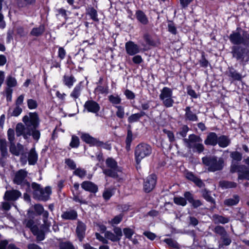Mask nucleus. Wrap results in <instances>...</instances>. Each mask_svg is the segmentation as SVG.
<instances>
[{"instance_id": "nucleus-1", "label": "nucleus", "mask_w": 249, "mask_h": 249, "mask_svg": "<svg viewBox=\"0 0 249 249\" xmlns=\"http://www.w3.org/2000/svg\"><path fill=\"white\" fill-rule=\"evenodd\" d=\"M229 40L233 45L231 47V53L233 58L245 66L249 61V33L248 31L237 28L229 36Z\"/></svg>"}, {"instance_id": "nucleus-2", "label": "nucleus", "mask_w": 249, "mask_h": 249, "mask_svg": "<svg viewBox=\"0 0 249 249\" xmlns=\"http://www.w3.org/2000/svg\"><path fill=\"white\" fill-rule=\"evenodd\" d=\"M22 121L27 127V136H32L33 139L36 141L40 138V131L37 129L39 124V120L36 112L29 113V116L25 115Z\"/></svg>"}, {"instance_id": "nucleus-3", "label": "nucleus", "mask_w": 249, "mask_h": 249, "mask_svg": "<svg viewBox=\"0 0 249 249\" xmlns=\"http://www.w3.org/2000/svg\"><path fill=\"white\" fill-rule=\"evenodd\" d=\"M202 162L207 167L208 171L209 172H214L221 171L224 166L223 158L214 155H209L203 157Z\"/></svg>"}, {"instance_id": "nucleus-4", "label": "nucleus", "mask_w": 249, "mask_h": 249, "mask_svg": "<svg viewBox=\"0 0 249 249\" xmlns=\"http://www.w3.org/2000/svg\"><path fill=\"white\" fill-rule=\"evenodd\" d=\"M152 152V148L148 144L141 142L138 144L135 148L134 156L136 162L139 164L142 160L149 156Z\"/></svg>"}, {"instance_id": "nucleus-5", "label": "nucleus", "mask_w": 249, "mask_h": 249, "mask_svg": "<svg viewBox=\"0 0 249 249\" xmlns=\"http://www.w3.org/2000/svg\"><path fill=\"white\" fill-rule=\"evenodd\" d=\"M32 188L34 190L33 195L35 199L43 201H46L49 199L52 193L50 187L47 186L43 189L39 184L33 182L32 183Z\"/></svg>"}, {"instance_id": "nucleus-6", "label": "nucleus", "mask_w": 249, "mask_h": 249, "mask_svg": "<svg viewBox=\"0 0 249 249\" xmlns=\"http://www.w3.org/2000/svg\"><path fill=\"white\" fill-rule=\"evenodd\" d=\"M106 163L107 168L103 169V173L112 178H118V172H121V169L118 166L117 162L113 158H108L106 160Z\"/></svg>"}, {"instance_id": "nucleus-7", "label": "nucleus", "mask_w": 249, "mask_h": 249, "mask_svg": "<svg viewBox=\"0 0 249 249\" xmlns=\"http://www.w3.org/2000/svg\"><path fill=\"white\" fill-rule=\"evenodd\" d=\"M81 138L82 140L91 146L101 147L109 150L111 148L110 144L108 142L104 143V142L91 137L89 134L82 133L81 136Z\"/></svg>"}, {"instance_id": "nucleus-8", "label": "nucleus", "mask_w": 249, "mask_h": 249, "mask_svg": "<svg viewBox=\"0 0 249 249\" xmlns=\"http://www.w3.org/2000/svg\"><path fill=\"white\" fill-rule=\"evenodd\" d=\"M173 90L168 87H164L160 91L159 98L166 107H172L174 103L172 99Z\"/></svg>"}, {"instance_id": "nucleus-9", "label": "nucleus", "mask_w": 249, "mask_h": 249, "mask_svg": "<svg viewBox=\"0 0 249 249\" xmlns=\"http://www.w3.org/2000/svg\"><path fill=\"white\" fill-rule=\"evenodd\" d=\"M27 172L24 170H19L15 175L14 182L15 183L21 185L25 188L26 191L30 189V183L26 179Z\"/></svg>"}, {"instance_id": "nucleus-10", "label": "nucleus", "mask_w": 249, "mask_h": 249, "mask_svg": "<svg viewBox=\"0 0 249 249\" xmlns=\"http://www.w3.org/2000/svg\"><path fill=\"white\" fill-rule=\"evenodd\" d=\"M34 208L37 215H42V220L43 222L42 226L44 227L46 231H48L49 230V228L51 226V223L48 221V212L45 211L43 206L40 204H35Z\"/></svg>"}, {"instance_id": "nucleus-11", "label": "nucleus", "mask_w": 249, "mask_h": 249, "mask_svg": "<svg viewBox=\"0 0 249 249\" xmlns=\"http://www.w3.org/2000/svg\"><path fill=\"white\" fill-rule=\"evenodd\" d=\"M231 172L232 173L237 172L239 179H244L242 178L246 174L248 173L249 170L247 167L244 165H238L237 163H232L231 166Z\"/></svg>"}, {"instance_id": "nucleus-12", "label": "nucleus", "mask_w": 249, "mask_h": 249, "mask_svg": "<svg viewBox=\"0 0 249 249\" xmlns=\"http://www.w3.org/2000/svg\"><path fill=\"white\" fill-rule=\"evenodd\" d=\"M157 182V177L155 175L149 176L144 181L143 190L146 193L150 192L155 187Z\"/></svg>"}, {"instance_id": "nucleus-13", "label": "nucleus", "mask_w": 249, "mask_h": 249, "mask_svg": "<svg viewBox=\"0 0 249 249\" xmlns=\"http://www.w3.org/2000/svg\"><path fill=\"white\" fill-rule=\"evenodd\" d=\"M84 110L86 109L88 112L95 113L98 115V112L100 109V107L96 102L90 100L87 101L84 105Z\"/></svg>"}, {"instance_id": "nucleus-14", "label": "nucleus", "mask_w": 249, "mask_h": 249, "mask_svg": "<svg viewBox=\"0 0 249 249\" xmlns=\"http://www.w3.org/2000/svg\"><path fill=\"white\" fill-rule=\"evenodd\" d=\"M61 218L65 220H75L78 217L77 212L72 209H68L63 211L61 215Z\"/></svg>"}, {"instance_id": "nucleus-15", "label": "nucleus", "mask_w": 249, "mask_h": 249, "mask_svg": "<svg viewBox=\"0 0 249 249\" xmlns=\"http://www.w3.org/2000/svg\"><path fill=\"white\" fill-rule=\"evenodd\" d=\"M183 142L185 144L186 146L189 149L193 148V144L200 142H202L201 138L195 134H191L189 136V138H184L183 140Z\"/></svg>"}, {"instance_id": "nucleus-16", "label": "nucleus", "mask_w": 249, "mask_h": 249, "mask_svg": "<svg viewBox=\"0 0 249 249\" xmlns=\"http://www.w3.org/2000/svg\"><path fill=\"white\" fill-rule=\"evenodd\" d=\"M125 46L126 53L130 55H134L139 53L141 50L138 45L131 41L126 42Z\"/></svg>"}, {"instance_id": "nucleus-17", "label": "nucleus", "mask_w": 249, "mask_h": 249, "mask_svg": "<svg viewBox=\"0 0 249 249\" xmlns=\"http://www.w3.org/2000/svg\"><path fill=\"white\" fill-rule=\"evenodd\" d=\"M82 189L92 194H95L98 191L96 184L90 181H84L81 184Z\"/></svg>"}, {"instance_id": "nucleus-18", "label": "nucleus", "mask_w": 249, "mask_h": 249, "mask_svg": "<svg viewBox=\"0 0 249 249\" xmlns=\"http://www.w3.org/2000/svg\"><path fill=\"white\" fill-rule=\"evenodd\" d=\"M21 195V193L17 190L6 191L5 193L4 199L8 201H15Z\"/></svg>"}, {"instance_id": "nucleus-19", "label": "nucleus", "mask_w": 249, "mask_h": 249, "mask_svg": "<svg viewBox=\"0 0 249 249\" xmlns=\"http://www.w3.org/2000/svg\"><path fill=\"white\" fill-rule=\"evenodd\" d=\"M9 150L12 154L17 156L19 155L23 156L25 152L23 145L19 143H17V145H16L15 143L11 144L10 145Z\"/></svg>"}, {"instance_id": "nucleus-20", "label": "nucleus", "mask_w": 249, "mask_h": 249, "mask_svg": "<svg viewBox=\"0 0 249 249\" xmlns=\"http://www.w3.org/2000/svg\"><path fill=\"white\" fill-rule=\"evenodd\" d=\"M228 75L231 77L233 81H242L243 78L245 75H243L242 73L238 72L234 68L230 67L228 68Z\"/></svg>"}, {"instance_id": "nucleus-21", "label": "nucleus", "mask_w": 249, "mask_h": 249, "mask_svg": "<svg viewBox=\"0 0 249 249\" xmlns=\"http://www.w3.org/2000/svg\"><path fill=\"white\" fill-rule=\"evenodd\" d=\"M86 230L85 224L81 221H78L76 232L80 241H82L85 237Z\"/></svg>"}, {"instance_id": "nucleus-22", "label": "nucleus", "mask_w": 249, "mask_h": 249, "mask_svg": "<svg viewBox=\"0 0 249 249\" xmlns=\"http://www.w3.org/2000/svg\"><path fill=\"white\" fill-rule=\"evenodd\" d=\"M218 142L217 135L214 132L209 133L204 141L206 145L211 146H215Z\"/></svg>"}, {"instance_id": "nucleus-23", "label": "nucleus", "mask_w": 249, "mask_h": 249, "mask_svg": "<svg viewBox=\"0 0 249 249\" xmlns=\"http://www.w3.org/2000/svg\"><path fill=\"white\" fill-rule=\"evenodd\" d=\"M186 178L193 181L198 187H202L204 186V183L201 179L196 176L192 172H188L186 174Z\"/></svg>"}, {"instance_id": "nucleus-24", "label": "nucleus", "mask_w": 249, "mask_h": 249, "mask_svg": "<svg viewBox=\"0 0 249 249\" xmlns=\"http://www.w3.org/2000/svg\"><path fill=\"white\" fill-rule=\"evenodd\" d=\"M185 119L187 121L192 122L198 121V117L196 113H193L191 110L190 107H187L185 109Z\"/></svg>"}, {"instance_id": "nucleus-25", "label": "nucleus", "mask_w": 249, "mask_h": 249, "mask_svg": "<svg viewBox=\"0 0 249 249\" xmlns=\"http://www.w3.org/2000/svg\"><path fill=\"white\" fill-rule=\"evenodd\" d=\"M38 160V155L35 147L32 148L28 154V160L29 165H35Z\"/></svg>"}, {"instance_id": "nucleus-26", "label": "nucleus", "mask_w": 249, "mask_h": 249, "mask_svg": "<svg viewBox=\"0 0 249 249\" xmlns=\"http://www.w3.org/2000/svg\"><path fill=\"white\" fill-rule=\"evenodd\" d=\"M135 16L137 20L143 25H146L148 23V19L144 14L142 10H137L136 12Z\"/></svg>"}, {"instance_id": "nucleus-27", "label": "nucleus", "mask_w": 249, "mask_h": 249, "mask_svg": "<svg viewBox=\"0 0 249 249\" xmlns=\"http://www.w3.org/2000/svg\"><path fill=\"white\" fill-rule=\"evenodd\" d=\"M16 132L18 137H19L21 135H23L25 139L27 138V129H25L24 126L22 123H18L17 124L16 127Z\"/></svg>"}, {"instance_id": "nucleus-28", "label": "nucleus", "mask_w": 249, "mask_h": 249, "mask_svg": "<svg viewBox=\"0 0 249 249\" xmlns=\"http://www.w3.org/2000/svg\"><path fill=\"white\" fill-rule=\"evenodd\" d=\"M240 200V197L237 195H234L232 197L226 199L224 200V203L227 206H232L238 203Z\"/></svg>"}, {"instance_id": "nucleus-29", "label": "nucleus", "mask_w": 249, "mask_h": 249, "mask_svg": "<svg viewBox=\"0 0 249 249\" xmlns=\"http://www.w3.org/2000/svg\"><path fill=\"white\" fill-rule=\"evenodd\" d=\"M218 142L220 147L225 148L228 146L231 143L230 139L226 136L222 135L218 137Z\"/></svg>"}, {"instance_id": "nucleus-30", "label": "nucleus", "mask_w": 249, "mask_h": 249, "mask_svg": "<svg viewBox=\"0 0 249 249\" xmlns=\"http://www.w3.org/2000/svg\"><path fill=\"white\" fill-rule=\"evenodd\" d=\"M45 31V26L43 24L40 25L37 27H35L32 29L30 34L32 36H41Z\"/></svg>"}, {"instance_id": "nucleus-31", "label": "nucleus", "mask_w": 249, "mask_h": 249, "mask_svg": "<svg viewBox=\"0 0 249 249\" xmlns=\"http://www.w3.org/2000/svg\"><path fill=\"white\" fill-rule=\"evenodd\" d=\"M129 129L127 130V136L125 140V148L127 151L130 150L131 143L133 141V134L131 130L130 129V125H128Z\"/></svg>"}, {"instance_id": "nucleus-32", "label": "nucleus", "mask_w": 249, "mask_h": 249, "mask_svg": "<svg viewBox=\"0 0 249 249\" xmlns=\"http://www.w3.org/2000/svg\"><path fill=\"white\" fill-rule=\"evenodd\" d=\"M63 81L65 85L71 88L76 81V79L72 75L71 76L65 75L63 76Z\"/></svg>"}, {"instance_id": "nucleus-33", "label": "nucleus", "mask_w": 249, "mask_h": 249, "mask_svg": "<svg viewBox=\"0 0 249 249\" xmlns=\"http://www.w3.org/2000/svg\"><path fill=\"white\" fill-rule=\"evenodd\" d=\"M0 150L1 156L3 158L7 156V141L5 139H0Z\"/></svg>"}, {"instance_id": "nucleus-34", "label": "nucleus", "mask_w": 249, "mask_h": 249, "mask_svg": "<svg viewBox=\"0 0 249 249\" xmlns=\"http://www.w3.org/2000/svg\"><path fill=\"white\" fill-rule=\"evenodd\" d=\"M41 227L42 228V230H39L38 228L36 230V231L35 232H33V234L36 236V240L38 241H41L44 239L45 238V231H46L44 227L41 225ZM49 230H48V231Z\"/></svg>"}, {"instance_id": "nucleus-35", "label": "nucleus", "mask_w": 249, "mask_h": 249, "mask_svg": "<svg viewBox=\"0 0 249 249\" xmlns=\"http://www.w3.org/2000/svg\"><path fill=\"white\" fill-rule=\"evenodd\" d=\"M82 90V85L81 83L78 84L76 85L72 91L71 92L70 96L75 100L78 98L81 94Z\"/></svg>"}, {"instance_id": "nucleus-36", "label": "nucleus", "mask_w": 249, "mask_h": 249, "mask_svg": "<svg viewBox=\"0 0 249 249\" xmlns=\"http://www.w3.org/2000/svg\"><path fill=\"white\" fill-rule=\"evenodd\" d=\"M7 240H2L0 242V249H19L14 244H8Z\"/></svg>"}, {"instance_id": "nucleus-37", "label": "nucleus", "mask_w": 249, "mask_h": 249, "mask_svg": "<svg viewBox=\"0 0 249 249\" xmlns=\"http://www.w3.org/2000/svg\"><path fill=\"white\" fill-rule=\"evenodd\" d=\"M26 227L29 228L32 232H35L36 230L38 228L37 225L35 224V222L33 219H29L25 221Z\"/></svg>"}, {"instance_id": "nucleus-38", "label": "nucleus", "mask_w": 249, "mask_h": 249, "mask_svg": "<svg viewBox=\"0 0 249 249\" xmlns=\"http://www.w3.org/2000/svg\"><path fill=\"white\" fill-rule=\"evenodd\" d=\"M213 217L214 218V223L215 224L221 223L224 224L228 223L229 221V220L228 218L225 217L221 215H214Z\"/></svg>"}, {"instance_id": "nucleus-39", "label": "nucleus", "mask_w": 249, "mask_h": 249, "mask_svg": "<svg viewBox=\"0 0 249 249\" xmlns=\"http://www.w3.org/2000/svg\"><path fill=\"white\" fill-rule=\"evenodd\" d=\"M5 83L7 87L12 88L16 87L17 84L16 78L11 75H9L7 77Z\"/></svg>"}, {"instance_id": "nucleus-40", "label": "nucleus", "mask_w": 249, "mask_h": 249, "mask_svg": "<svg viewBox=\"0 0 249 249\" xmlns=\"http://www.w3.org/2000/svg\"><path fill=\"white\" fill-rule=\"evenodd\" d=\"M220 186L224 189L235 188L236 184L233 182L221 181L219 182Z\"/></svg>"}, {"instance_id": "nucleus-41", "label": "nucleus", "mask_w": 249, "mask_h": 249, "mask_svg": "<svg viewBox=\"0 0 249 249\" xmlns=\"http://www.w3.org/2000/svg\"><path fill=\"white\" fill-rule=\"evenodd\" d=\"M203 197L208 202L212 203H214V199L210 196V192L204 189L201 191Z\"/></svg>"}, {"instance_id": "nucleus-42", "label": "nucleus", "mask_w": 249, "mask_h": 249, "mask_svg": "<svg viewBox=\"0 0 249 249\" xmlns=\"http://www.w3.org/2000/svg\"><path fill=\"white\" fill-rule=\"evenodd\" d=\"M105 238L110 240L112 242H118L120 241V239L115 236V234L110 231H106L105 233Z\"/></svg>"}, {"instance_id": "nucleus-43", "label": "nucleus", "mask_w": 249, "mask_h": 249, "mask_svg": "<svg viewBox=\"0 0 249 249\" xmlns=\"http://www.w3.org/2000/svg\"><path fill=\"white\" fill-rule=\"evenodd\" d=\"M213 231L215 233L219 235L220 237L228 233L225 228L221 226H216Z\"/></svg>"}, {"instance_id": "nucleus-44", "label": "nucleus", "mask_w": 249, "mask_h": 249, "mask_svg": "<svg viewBox=\"0 0 249 249\" xmlns=\"http://www.w3.org/2000/svg\"><path fill=\"white\" fill-rule=\"evenodd\" d=\"M73 174L78 176L81 178H83L87 175V171L84 169L78 168H76V169L73 171Z\"/></svg>"}, {"instance_id": "nucleus-45", "label": "nucleus", "mask_w": 249, "mask_h": 249, "mask_svg": "<svg viewBox=\"0 0 249 249\" xmlns=\"http://www.w3.org/2000/svg\"><path fill=\"white\" fill-rule=\"evenodd\" d=\"M108 98L109 102L114 105L121 103V99L118 95H110Z\"/></svg>"}, {"instance_id": "nucleus-46", "label": "nucleus", "mask_w": 249, "mask_h": 249, "mask_svg": "<svg viewBox=\"0 0 249 249\" xmlns=\"http://www.w3.org/2000/svg\"><path fill=\"white\" fill-rule=\"evenodd\" d=\"M124 215L122 213H121L118 215L115 216L111 221H109L108 222L112 226H114V225H117L119 224L123 219Z\"/></svg>"}, {"instance_id": "nucleus-47", "label": "nucleus", "mask_w": 249, "mask_h": 249, "mask_svg": "<svg viewBox=\"0 0 249 249\" xmlns=\"http://www.w3.org/2000/svg\"><path fill=\"white\" fill-rule=\"evenodd\" d=\"M80 143L79 138L75 135H72L70 146L72 148H77Z\"/></svg>"}, {"instance_id": "nucleus-48", "label": "nucleus", "mask_w": 249, "mask_h": 249, "mask_svg": "<svg viewBox=\"0 0 249 249\" xmlns=\"http://www.w3.org/2000/svg\"><path fill=\"white\" fill-rule=\"evenodd\" d=\"M88 14L90 17V18L94 21H99V19L97 18V12L94 8L91 7L89 8Z\"/></svg>"}, {"instance_id": "nucleus-49", "label": "nucleus", "mask_w": 249, "mask_h": 249, "mask_svg": "<svg viewBox=\"0 0 249 249\" xmlns=\"http://www.w3.org/2000/svg\"><path fill=\"white\" fill-rule=\"evenodd\" d=\"M36 0H18V4L19 7H23L27 5H32L35 3Z\"/></svg>"}, {"instance_id": "nucleus-50", "label": "nucleus", "mask_w": 249, "mask_h": 249, "mask_svg": "<svg viewBox=\"0 0 249 249\" xmlns=\"http://www.w3.org/2000/svg\"><path fill=\"white\" fill-rule=\"evenodd\" d=\"M174 202L175 204L182 206H185L187 204L186 200L183 197H174Z\"/></svg>"}, {"instance_id": "nucleus-51", "label": "nucleus", "mask_w": 249, "mask_h": 249, "mask_svg": "<svg viewBox=\"0 0 249 249\" xmlns=\"http://www.w3.org/2000/svg\"><path fill=\"white\" fill-rule=\"evenodd\" d=\"M115 107L117 109L116 112V116L120 119H123L124 117V107L121 106H117Z\"/></svg>"}, {"instance_id": "nucleus-52", "label": "nucleus", "mask_w": 249, "mask_h": 249, "mask_svg": "<svg viewBox=\"0 0 249 249\" xmlns=\"http://www.w3.org/2000/svg\"><path fill=\"white\" fill-rule=\"evenodd\" d=\"M8 139L10 142V145L14 143L15 140V131L13 129L9 128L7 131Z\"/></svg>"}, {"instance_id": "nucleus-53", "label": "nucleus", "mask_w": 249, "mask_h": 249, "mask_svg": "<svg viewBox=\"0 0 249 249\" xmlns=\"http://www.w3.org/2000/svg\"><path fill=\"white\" fill-rule=\"evenodd\" d=\"M125 236V238L130 240L132 238V236L134 233V231L133 230L129 228H125L123 230Z\"/></svg>"}, {"instance_id": "nucleus-54", "label": "nucleus", "mask_w": 249, "mask_h": 249, "mask_svg": "<svg viewBox=\"0 0 249 249\" xmlns=\"http://www.w3.org/2000/svg\"><path fill=\"white\" fill-rule=\"evenodd\" d=\"M168 30L169 32L173 35H176L177 33V28L174 23L171 21H169L168 22Z\"/></svg>"}, {"instance_id": "nucleus-55", "label": "nucleus", "mask_w": 249, "mask_h": 249, "mask_svg": "<svg viewBox=\"0 0 249 249\" xmlns=\"http://www.w3.org/2000/svg\"><path fill=\"white\" fill-rule=\"evenodd\" d=\"M220 240L222 241L223 245L225 246H229L231 242V239L228 233L221 237Z\"/></svg>"}, {"instance_id": "nucleus-56", "label": "nucleus", "mask_w": 249, "mask_h": 249, "mask_svg": "<svg viewBox=\"0 0 249 249\" xmlns=\"http://www.w3.org/2000/svg\"><path fill=\"white\" fill-rule=\"evenodd\" d=\"M230 156L234 160L237 161H240L242 160V154L237 151H234L231 152Z\"/></svg>"}, {"instance_id": "nucleus-57", "label": "nucleus", "mask_w": 249, "mask_h": 249, "mask_svg": "<svg viewBox=\"0 0 249 249\" xmlns=\"http://www.w3.org/2000/svg\"><path fill=\"white\" fill-rule=\"evenodd\" d=\"M193 148L196 150V152L198 153H200L202 152L204 150V146L203 144L200 143V142H198L197 143H195L193 145Z\"/></svg>"}, {"instance_id": "nucleus-58", "label": "nucleus", "mask_w": 249, "mask_h": 249, "mask_svg": "<svg viewBox=\"0 0 249 249\" xmlns=\"http://www.w3.org/2000/svg\"><path fill=\"white\" fill-rule=\"evenodd\" d=\"M199 64L201 67L204 68L207 67L208 65L209 64L208 61L205 57L204 53H202L201 58L199 60Z\"/></svg>"}, {"instance_id": "nucleus-59", "label": "nucleus", "mask_w": 249, "mask_h": 249, "mask_svg": "<svg viewBox=\"0 0 249 249\" xmlns=\"http://www.w3.org/2000/svg\"><path fill=\"white\" fill-rule=\"evenodd\" d=\"M139 116L137 113H135L131 115L128 118V122L129 123H133L138 122L140 120Z\"/></svg>"}, {"instance_id": "nucleus-60", "label": "nucleus", "mask_w": 249, "mask_h": 249, "mask_svg": "<svg viewBox=\"0 0 249 249\" xmlns=\"http://www.w3.org/2000/svg\"><path fill=\"white\" fill-rule=\"evenodd\" d=\"M27 105L29 108L31 109H35L37 107L36 101L32 99L27 100Z\"/></svg>"}, {"instance_id": "nucleus-61", "label": "nucleus", "mask_w": 249, "mask_h": 249, "mask_svg": "<svg viewBox=\"0 0 249 249\" xmlns=\"http://www.w3.org/2000/svg\"><path fill=\"white\" fill-rule=\"evenodd\" d=\"M65 163L69 167V168L71 170H75L76 169V164L75 162L70 159H67L65 160Z\"/></svg>"}, {"instance_id": "nucleus-62", "label": "nucleus", "mask_w": 249, "mask_h": 249, "mask_svg": "<svg viewBox=\"0 0 249 249\" xmlns=\"http://www.w3.org/2000/svg\"><path fill=\"white\" fill-rule=\"evenodd\" d=\"M164 242L171 247L176 248L178 246L177 242L171 238L165 239Z\"/></svg>"}, {"instance_id": "nucleus-63", "label": "nucleus", "mask_w": 249, "mask_h": 249, "mask_svg": "<svg viewBox=\"0 0 249 249\" xmlns=\"http://www.w3.org/2000/svg\"><path fill=\"white\" fill-rule=\"evenodd\" d=\"M59 249H74V248L71 243L64 242L60 244Z\"/></svg>"}, {"instance_id": "nucleus-64", "label": "nucleus", "mask_w": 249, "mask_h": 249, "mask_svg": "<svg viewBox=\"0 0 249 249\" xmlns=\"http://www.w3.org/2000/svg\"><path fill=\"white\" fill-rule=\"evenodd\" d=\"M184 197L190 203H191L194 199V195L191 192L188 191L184 193Z\"/></svg>"}]
</instances>
